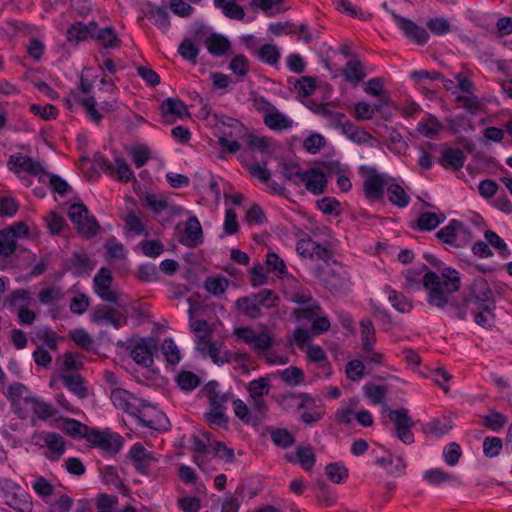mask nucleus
Segmentation results:
<instances>
[{
	"instance_id": "69168bd1",
	"label": "nucleus",
	"mask_w": 512,
	"mask_h": 512,
	"mask_svg": "<svg viewBox=\"0 0 512 512\" xmlns=\"http://www.w3.org/2000/svg\"><path fill=\"white\" fill-rule=\"evenodd\" d=\"M130 393L122 388L115 387L111 390L110 399L113 405L123 411H128L130 407Z\"/></svg>"
},
{
	"instance_id": "f257e3e1",
	"label": "nucleus",
	"mask_w": 512,
	"mask_h": 512,
	"mask_svg": "<svg viewBox=\"0 0 512 512\" xmlns=\"http://www.w3.org/2000/svg\"><path fill=\"white\" fill-rule=\"evenodd\" d=\"M422 284L427 291V303L430 306L445 311L452 318L465 320L464 308L456 304L454 296L461 288L457 270L446 267L441 271V275L427 271L422 277Z\"/></svg>"
},
{
	"instance_id": "1a4fd4ad",
	"label": "nucleus",
	"mask_w": 512,
	"mask_h": 512,
	"mask_svg": "<svg viewBox=\"0 0 512 512\" xmlns=\"http://www.w3.org/2000/svg\"><path fill=\"white\" fill-rule=\"evenodd\" d=\"M90 320L97 325H111L117 330L127 322L120 311L107 305L94 307L90 312Z\"/></svg>"
},
{
	"instance_id": "052dcab7",
	"label": "nucleus",
	"mask_w": 512,
	"mask_h": 512,
	"mask_svg": "<svg viewBox=\"0 0 512 512\" xmlns=\"http://www.w3.org/2000/svg\"><path fill=\"white\" fill-rule=\"evenodd\" d=\"M80 236L91 239L100 230V225L94 216H87L76 229Z\"/></svg>"
},
{
	"instance_id": "39448f33",
	"label": "nucleus",
	"mask_w": 512,
	"mask_h": 512,
	"mask_svg": "<svg viewBox=\"0 0 512 512\" xmlns=\"http://www.w3.org/2000/svg\"><path fill=\"white\" fill-rule=\"evenodd\" d=\"M321 282L334 296H346L352 290L350 276L343 267L328 269Z\"/></svg>"
},
{
	"instance_id": "20e7f679",
	"label": "nucleus",
	"mask_w": 512,
	"mask_h": 512,
	"mask_svg": "<svg viewBox=\"0 0 512 512\" xmlns=\"http://www.w3.org/2000/svg\"><path fill=\"white\" fill-rule=\"evenodd\" d=\"M384 409L387 411V416L394 424L395 436L404 444H412L414 442V434L412 428L415 426L413 419L409 416V411L406 408L389 409L386 405Z\"/></svg>"
},
{
	"instance_id": "ea45409f",
	"label": "nucleus",
	"mask_w": 512,
	"mask_h": 512,
	"mask_svg": "<svg viewBox=\"0 0 512 512\" xmlns=\"http://www.w3.org/2000/svg\"><path fill=\"white\" fill-rule=\"evenodd\" d=\"M296 457L297 462L306 471H310L315 465L316 456L313 447L309 444H300L296 448Z\"/></svg>"
},
{
	"instance_id": "6e6552de",
	"label": "nucleus",
	"mask_w": 512,
	"mask_h": 512,
	"mask_svg": "<svg viewBox=\"0 0 512 512\" xmlns=\"http://www.w3.org/2000/svg\"><path fill=\"white\" fill-rule=\"evenodd\" d=\"M134 416L140 426L150 428L156 431H165L168 429L169 420L164 413L150 405H142L137 408Z\"/></svg>"
},
{
	"instance_id": "4d7b16f0",
	"label": "nucleus",
	"mask_w": 512,
	"mask_h": 512,
	"mask_svg": "<svg viewBox=\"0 0 512 512\" xmlns=\"http://www.w3.org/2000/svg\"><path fill=\"white\" fill-rule=\"evenodd\" d=\"M336 8L343 13H346L350 17L358 18L360 20H367L372 15L370 13H366L356 6L352 5L349 0H335L334 1Z\"/></svg>"
},
{
	"instance_id": "393cba45",
	"label": "nucleus",
	"mask_w": 512,
	"mask_h": 512,
	"mask_svg": "<svg viewBox=\"0 0 512 512\" xmlns=\"http://www.w3.org/2000/svg\"><path fill=\"white\" fill-rule=\"evenodd\" d=\"M92 39L101 42L105 48L114 49L121 45V40L112 27L101 28L96 22L92 25Z\"/></svg>"
},
{
	"instance_id": "338daca9",
	"label": "nucleus",
	"mask_w": 512,
	"mask_h": 512,
	"mask_svg": "<svg viewBox=\"0 0 512 512\" xmlns=\"http://www.w3.org/2000/svg\"><path fill=\"white\" fill-rule=\"evenodd\" d=\"M161 348L169 364L175 365L180 362V351L172 338L164 339Z\"/></svg>"
},
{
	"instance_id": "412c9836",
	"label": "nucleus",
	"mask_w": 512,
	"mask_h": 512,
	"mask_svg": "<svg viewBox=\"0 0 512 512\" xmlns=\"http://www.w3.org/2000/svg\"><path fill=\"white\" fill-rule=\"evenodd\" d=\"M446 220L442 212H422L415 221H411L409 227L414 231H432Z\"/></svg>"
},
{
	"instance_id": "37998d69",
	"label": "nucleus",
	"mask_w": 512,
	"mask_h": 512,
	"mask_svg": "<svg viewBox=\"0 0 512 512\" xmlns=\"http://www.w3.org/2000/svg\"><path fill=\"white\" fill-rule=\"evenodd\" d=\"M70 263L74 267V275L80 276L84 273L94 269V262L85 253H73L70 258Z\"/></svg>"
},
{
	"instance_id": "dca6fc26",
	"label": "nucleus",
	"mask_w": 512,
	"mask_h": 512,
	"mask_svg": "<svg viewBox=\"0 0 512 512\" xmlns=\"http://www.w3.org/2000/svg\"><path fill=\"white\" fill-rule=\"evenodd\" d=\"M384 188L385 180L383 176L377 173L375 168H370L363 182L365 197L371 202L382 200L384 197Z\"/></svg>"
},
{
	"instance_id": "72a5a7b5",
	"label": "nucleus",
	"mask_w": 512,
	"mask_h": 512,
	"mask_svg": "<svg viewBox=\"0 0 512 512\" xmlns=\"http://www.w3.org/2000/svg\"><path fill=\"white\" fill-rule=\"evenodd\" d=\"M341 74L347 82L353 84H358L366 77L361 62L356 59L348 61L345 67L341 69Z\"/></svg>"
},
{
	"instance_id": "a878e982",
	"label": "nucleus",
	"mask_w": 512,
	"mask_h": 512,
	"mask_svg": "<svg viewBox=\"0 0 512 512\" xmlns=\"http://www.w3.org/2000/svg\"><path fill=\"white\" fill-rule=\"evenodd\" d=\"M208 52L214 57H221L230 50L231 43L227 37L219 33H212L205 40Z\"/></svg>"
},
{
	"instance_id": "49530a36",
	"label": "nucleus",
	"mask_w": 512,
	"mask_h": 512,
	"mask_svg": "<svg viewBox=\"0 0 512 512\" xmlns=\"http://www.w3.org/2000/svg\"><path fill=\"white\" fill-rule=\"evenodd\" d=\"M47 179L49 180L51 190L61 196L67 195V193L71 190V187L67 181L58 175L45 172L40 176V182H46Z\"/></svg>"
},
{
	"instance_id": "7c9ffc66",
	"label": "nucleus",
	"mask_w": 512,
	"mask_h": 512,
	"mask_svg": "<svg viewBox=\"0 0 512 512\" xmlns=\"http://www.w3.org/2000/svg\"><path fill=\"white\" fill-rule=\"evenodd\" d=\"M61 379L64 385L78 398L84 399L88 396L85 380L80 374H64Z\"/></svg>"
},
{
	"instance_id": "f704fd0d",
	"label": "nucleus",
	"mask_w": 512,
	"mask_h": 512,
	"mask_svg": "<svg viewBox=\"0 0 512 512\" xmlns=\"http://www.w3.org/2000/svg\"><path fill=\"white\" fill-rule=\"evenodd\" d=\"M495 307L496 304L488 305V307L481 306L471 308V312L474 313V320L476 324L485 329H491L494 326L495 315L493 311Z\"/></svg>"
},
{
	"instance_id": "774afa93",
	"label": "nucleus",
	"mask_w": 512,
	"mask_h": 512,
	"mask_svg": "<svg viewBox=\"0 0 512 512\" xmlns=\"http://www.w3.org/2000/svg\"><path fill=\"white\" fill-rule=\"evenodd\" d=\"M178 53L183 59L195 64L199 54V48L192 42V40L186 38L180 43Z\"/></svg>"
},
{
	"instance_id": "ddd939ff",
	"label": "nucleus",
	"mask_w": 512,
	"mask_h": 512,
	"mask_svg": "<svg viewBox=\"0 0 512 512\" xmlns=\"http://www.w3.org/2000/svg\"><path fill=\"white\" fill-rule=\"evenodd\" d=\"M159 109L165 124H172L175 118L184 119L190 117L187 105L179 98H166L161 103Z\"/></svg>"
},
{
	"instance_id": "0eeeda50",
	"label": "nucleus",
	"mask_w": 512,
	"mask_h": 512,
	"mask_svg": "<svg viewBox=\"0 0 512 512\" xmlns=\"http://www.w3.org/2000/svg\"><path fill=\"white\" fill-rule=\"evenodd\" d=\"M87 441L92 447H99L111 455L117 454L123 447V438L109 430L100 431L96 428H91Z\"/></svg>"
},
{
	"instance_id": "3c124183",
	"label": "nucleus",
	"mask_w": 512,
	"mask_h": 512,
	"mask_svg": "<svg viewBox=\"0 0 512 512\" xmlns=\"http://www.w3.org/2000/svg\"><path fill=\"white\" fill-rule=\"evenodd\" d=\"M226 409L209 407V411L204 414V420L211 427L227 428L228 417L225 415Z\"/></svg>"
},
{
	"instance_id": "c9c22d12",
	"label": "nucleus",
	"mask_w": 512,
	"mask_h": 512,
	"mask_svg": "<svg viewBox=\"0 0 512 512\" xmlns=\"http://www.w3.org/2000/svg\"><path fill=\"white\" fill-rule=\"evenodd\" d=\"M245 487L237 486L234 493L228 492L222 502L221 512H238L244 496Z\"/></svg>"
},
{
	"instance_id": "c756f323",
	"label": "nucleus",
	"mask_w": 512,
	"mask_h": 512,
	"mask_svg": "<svg viewBox=\"0 0 512 512\" xmlns=\"http://www.w3.org/2000/svg\"><path fill=\"white\" fill-rule=\"evenodd\" d=\"M71 97L74 102L80 104L86 111L87 117L95 124H99L102 120V115L96 109V100L94 97H80L77 91H71Z\"/></svg>"
},
{
	"instance_id": "cd10ccee",
	"label": "nucleus",
	"mask_w": 512,
	"mask_h": 512,
	"mask_svg": "<svg viewBox=\"0 0 512 512\" xmlns=\"http://www.w3.org/2000/svg\"><path fill=\"white\" fill-rule=\"evenodd\" d=\"M264 124L271 130L284 131L292 128L293 120L275 109L264 115Z\"/></svg>"
},
{
	"instance_id": "680f3d73",
	"label": "nucleus",
	"mask_w": 512,
	"mask_h": 512,
	"mask_svg": "<svg viewBox=\"0 0 512 512\" xmlns=\"http://www.w3.org/2000/svg\"><path fill=\"white\" fill-rule=\"evenodd\" d=\"M69 336L79 347L86 351H90L94 344L93 338L83 328H76L69 332Z\"/></svg>"
},
{
	"instance_id": "f8f14e48",
	"label": "nucleus",
	"mask_w": 512,
	"mask_h": 512,
	"mask_svg": "<svg viewBox=\"0 0 512 512\" xmlns=\"http://www.w3.org/2000/svg\"><path fill=\"white\" fill-rule=\"evenodd\" d=\"M7 166L11 171L15 173L27 172L30 175L38 176L40 178L45 169L39 161L34 160L29 156H25L22 153H15L10 155Z\"/></svg>"
},
{
	"instance_id": "bb28decb",
	"label": "nucleus",
	"mask_w": 512,
	"mask_h": 512,
	"mask_svg": "<svg viewBox=\"0 0 512 512\" xmlns=\"http://www.w3.org/2000/svg\"><path fill=\"white\" fill-rule=\"evenodd\" d=\"M92 25H94L93 21L88 24L80 21L73 23L67 30V41L77 45L81 41L92 38Z\"/></svg>"
},
{
	"instance_id": "4be33fe9",
	"label": "nucleus",
	"mask_w": 512,
	"mask_h": 512,
	"mask_svg": "<svg viewBox=\"0 0 512 512\" xmlns=\"http://www.w3.org/2000/svg\"><path fill=\"white\" fill-rule=\"evenodd\" d=\"M185 236L180 239V243L195 248L203 242V231L201 224L196 216H190L186 222Z\"/></svg>"
},
{
	"instance_id": "de8ad7c7",
	"label": "nucleus",
	"mask_w": 512,
	"mask_h": 512,
	"mask_svg": "<svg viewBox=\"0 0 512 512\" xmlns=\"http://www.w3.org/2000/svg\"><path fill=\"white\" fill-rule=\"evenodd\" d=\"M388 293V300L392 306L401 313H408L412 309V303L402 294L389 286L385 287Z\"/></svg>"
},
{
	"instance_id": "5701e85b",
	"label": "nucleus",
	"mask_w": 512,
	"mask_h": 512,
	"mask_svg": "<svg viewBox=\"0 0 512 512\" xmlns=\"http://www.w3.org/2000/svg\"><path fill=\"white\" fill-rule=\"evenodd\" d=\"M234 308L237 314L251 320L258 319L263 315L252 293L247 296L239 297L234 303Z\"/></svg>"
},
{
	"instance_id": "473e14b6",
	"label": "nucleus",
	"mask_w": 512,
	"mask_h": 512,
	"mask_svg": "<svg viewBox=\"0 0 512 512\" xmlns=\"http://www.w3.org/2000/svg\"><path fill=\"white\" fill-rule=\"evenodd\" d=\"M32 396L29 388L20 382H14L7 387L6 397L13 408L20 407L21 399L26 403V398Z\"/></svg>"
},
{
	"instance_id": "5fc2aeb1",
	"label": "nucleus",
	"mask_w": 512,
	"mask_h": 512,
	"mask_svg": "<svg viewBox=\"0 0 512 512\" xmlns=\"http://www.w3.org/2000/svg\"><path fill=\"white\" fill-rule=\"evenodd\" d=\"M252 295L256 298V303L260 310L262 308L270 309L275 307L279 301L278 295L270 289H263L258 293H252Z\"/></svg>"
},
{
	"instance_id": "a19ab883",
	"label": "nucleus",
	"mask_w": 512,
	"mask_h": 512,
	"mask_svg": "<svg viewBox=\"0 0 512 512\" xmlns=\"http://www.w3.org/2000/svg\"><path fill=\"white\" fill-rule=\"evenodd\" d=\"M307 359L314 363H322L324 367V375L329 377L332 374V367L328 361L325 351L319 345H309L307 348Z\"/></svg>"
},
{
	"instance_id": "b1692460",
	"label": "nucleus",
	"mask_w": 512,
	"mask_h": 512,
	"mask_svg": "<svg viewBox=\"0 0 512 512\" xmlns=\"http://www.w3.org/2000/svg\"><path fill=\"white\" fill-rule=\"evenodd\" d=\"M466 156L459 148H445L441 152L439 164L445 169L460 170L464 167Z\"/></svg>"
},
{
	"instance_id": "c03bdc74",
	"label": "nucleus",
	"mask_w": 512,
	"mask_h": 512,
	"mask_svg": "<svg viewBox=\"0 0 512 512\" xmlns=\"http://www.w3.org/2000/svg\"><path fill=\"white\" fill-rule=\"evenodd\" d=\"M325 473L328 479L336 484L345 482L349 476L348 469L342 462L329 463L325 467Z\"/></svg>"
},
{
	"instance_id": "bf43d9fd",
	"label": "nucleus",
	"mask_w": 512,
	"mask_h": 512,
	"mask_svg": "<svg viewBox=\"0 0 512 512\" xmlns=\"http://www.w3.org/2000/svg\"><path fill=\"white\" fill-rule=\"evenodd\" d=\"M10 232L6 229L0 230V256L9 257L16 250L17 240L13 238V233Z\"/></svg>"
},
{
	"instance_id": "7ed1b4c3",
	"label": "nucleus",
	"mask_w": 512,
	"mask_h": 512,
	"mask_svg": "<svg viewBox=\"0 0 512 512\" xmlns=\"http://www.w3.org/2000/svg\"><path fill=\"white\" fill-rule=\"evenodd\" d=\"M0 490L5 497V504L17 512H31V496L22 491L20 485L8 478L0 479Z\"/></svg>"
},
{
	"instance_id": "f03ea898",
	"label": "nucleus",
	"mask_w": 512,
	"mask_h": 512,
	"mask_svg": "<svg viewBox=\"0 0 512 512\" xmlns=\"http://www.w3.org/2000/svg\"><path fill=\"white\" fill-rule=\"evenodd\" d=\"M456 304L463 306L465 311V320L470 304L476 307L495 305L496 301L492 289L485 278L476 277L467 289V292L461 299H456Z\"/></svg>"
},
{
	"instance_id": "c85d7f7f",
	"label": "nucleus",
	"mask_w": 512,
	"mask_h": 512,
	"mask_svg": "<svg viewBox=\"0 0 512 512\" xmlns=\"http://www.w3.org/2000/svg\"><path fill=\"white\" fill-rule=\"evenodd\" d=\"M61 424L59 428L67 435L71 437H81L87 440V436L90 433L91 428L86 424L72 418H60Z\"/></svg>"
},
{
	"instance_id": "8fccbe9b",
	"label": "nucleus",
	"mask_w": 512,
	"mask_h": 512,
	"mask_svg": "<svg viewBox=\"0 0 512 512\" xmlns=\"http://www.w3.org/2000/svg\"><path fill=\"white\" fill-rule=\"evenodd\" d=\"M258 58L265 64L275 66L278 64L281 54L274 44H264L258 50Z\"/></svg>"
},
{
	"instance_id": "6ab92c4d",
	"label": "nucleus",
	"mask_w": 512,
	"mask_h": 512,
	"mask_svg": "<svg viewBox=\"0 0 512 512\" xmlns=\"http://www.w3.org/2000/svg\"><path fill=\"white\" fill-rule=\"evenodd\" d=\"M302 184L305 185L310 193L320 195L326 191L327 178L322 170L313 167L304 171V175L301 179V185Z\"/></svg>"
},
{
	"instance_id": "f3484780",
	"label": "nucleus",
	"mask_w": 512,
	"mask_h": 512,
	"mask_svg": "<svg viewBox=\"0 0 512 512\" xmlns=\"http://www.w3.org/2000/svg\"><path fill=\"white\" fill-rule=\"evenodd\" d=\"M40 439L47 447L44 456L50 461H59L66 451L64 438L56 432H42Z\"/></svg>"
},
{
	"instance_id": "a211bd4d",
	"label": "nucleus",
	"mask_w": 512,
	"mask_h": 512,
	"mask_svg": "<svg viewBox=\"0 0 512 512\" xmlns=\"http://www.w3.org/2000/svg\"><path fill=\"white\" fill-rule=\"evenodd\" d=\"M279 405L284 409H312L315 407V399L308 393L287 392L277 398Z\"/></svg>"
},
{
	"instance_id": "603ef678",
	"label": "nucleus",
	"mask_w": 512,
	"mask_h": 512,
	"mask_svg": "<svg viewBox=\"0 0 512 512\" xmlns=\"http://www.w3.org/2000/svg\"><path fill=\"white\" fill-rule=\"evenodd\" d=\"M176 382L181 390L190 392L200 385L201 379L191 371H182L178 374Z\"/></svg>"
},
{
	"instance_id": "e2e57ef3",
	"label": "nucleus",
	"mask_w": 512,
	"mask_h": 512,
	"mask_svg": "<svg viewBox=\"0 0 512 512\" xmlns=\"http://www.w3.org/2000/svg\"><path fill=\"white\" fill-rule=\"evenodd\" d=\"M484 237L488 245H491L493 248L499 250L500 255L503 258H507L511 254L505 241L496 232L492 230H486Z\"/></svg>"
},
{
	"instance_id": "a18cd8bd",
	"label": "nucleus",
	"mask_w": 512,
	"mask_h": 512,
	"mask_svg": "<svg viewBox=\"0 0 512 512\" xmlns=\"http://www.w3.org/2000/svg\"><path fill=\"white\" fill-rule=\"evenodd\" d=\"M482 419V425L494 432L502 430L508 422L507 416L496 410H491L489 414L482 416Z\"/></svg>"
},
{
	"instance_id": "9b49d317",
	"label": "nucleus",
	"mask_w": 512,
	"mask_h": 512,
	"mask_svg": "<svg viewBox=\"0 0 512 512\" xmlns=\"http://www.w3.org/2000/svg\"><path fill=\"white\" fill-rule=\"evenodd\" d=\"M135 470L143 475H149L152 466L157 462L152 452L147 450L141 443L131 446L128 455Z\"/></svg>"
},
{
	"instance_id": "0e129e2a",
	"label": "nucleus",
	"mask_w": 512,
	"mask_h": 512,
	"mask_svg": "<svg viewBox=\"0 0 512 512\" xmlns=\"http://www.w3.org/2000/svg\"><path fill=\"white\" fill-rule=\"evenodd\" d=\"M63 297V291L59 286H52L39 292V302L43 305H55Z\"/></svg>"
},
{
	"instance_id": "423d86ee",
	"label": "nucleus",
	"mask_w": 512,
	"mask_h": 512,
	"mask_svg": "<svg viewBox=\"0 0 512 512\" xmlns=\"http://www.w3.org/2000/svg\"><path fill=\"white\" fill-rule=\"evenodd\" d=\"M233 333L239 340L250 345L258 355L273 345L272 336L264 330L257 333L251 327H236Z\"/></svg>"
},
{
	"instance_id": "2eb2a0df",
	"label": "nucleus",
	"mask_w": 512,
	"mask_h": 512,
	"mask_svg": "<svg viewBox=\"0 0 512 512\" xmlns=\"http://www.w3.org/2000/svg\"><path fill=\"white\" fill-rule=\"evenodd\" d=\"M461 234L470 235L469 228L459 220H451L448 225L436 233V237L444 244L459 248L462 247V244L458 242Z\"/></svg>"
},
{
	"instance_id": "4c0bfd02",
	"label": "nucleus",
	"mask_w": 512,
	"mask_h": 512,
	"mask_svg": "<svg viewBox=\"0 0 512 512\" xmlns=\"http://www.w3.org/2000/svg\"><path fill=\"white\" fill-rule=\"evenodd\" d=\"M387 197L393 205L399 208H405L410 203V196L398 183H392L387 186Z\"/></svg>"
},
{
	"instance_id": "4468645a",
	"label": "nucleus",
	"mask_w": 512,
	"mask_h": 512,
	"mask_svg": "<svg viewBox=\"0 0 512 512\" xmlns=\"http://www.w3.org/2000/svg\"><path fill=\"white\" fill-rule=\"evenodd\" d=\"M391 15L396 25L404 32L405 36L414 41L418 45H424L429 39L428 32L423 28L415 24L410 19L402 17L391 11Z\"/></svg>"
},
{
	"instance_id": "9d476101",
	"label": "nucleus",
	"mask_w": 512,
	"mask_h": 512,
	"mask_svg": "<svg viewBox=\"0 0 512 512\" xmlns=\"http://www.w3.org/2000/svg\"><path fill=\"white\" fill-rule=\"evenodd\" d=\"M158 351V341L152 337L141 338L132 348V359L142 367H150L154 362V354Z\"/></svg>"
},
{
	"instance_id": "e433bc0d",
	"label": "nucleus",
	"mask_w": 512,
	"mask_h": 512,
	"mask_svg": "<svg viewBox=\"0 0 512 512\" xmlns=\"http://www.w3.org/2000/svg\"><path fill=\"white\" fill-rule=\"evenodd\" d=\"M150 10L146 13L148 19H154V24L163 32H167L170 28V18L167 8L162 6L149 5Z\"/></svg>"
},
{
	"instance_id": "aec40b11",
	"label": "nucleus",
	"mask_w": 512,
	"mask_h": 512,
	"mask_svg": "<svg viewBox=\"0 0 512 512\" xmlns=\"http://www.w3.org/2000/svg\"><path fill=\"white\" fill-rule=\"evenodd\" d=\"M277 171L287 182L298 187L301 185L304 170H302L301 166L297 162L286 158H280L278 160Z\"/></svg>"
},
{
	"instance_id": "79ce46f5",
	"label": "nucleus",
	"mask_w": 512,
	"mask_h": 512,
	"mask_svg": "<svg viewBox=\"0 0 512 512\" xmlns=\"http://www.w3.org/2000/svg\"><path fill=\"white\" fill-rule=\"evenodd\" d=\"M214 5L228 18L242 20L245 16L243 8L235 0H214Z\"/></svg>"
},
{
	"instance_id": "6e6d98bb",
	"label": "nucleus",
	"mask_w": 512,
	"mask_h": 512,
	"mask_svg": "<svg viewBox=\"0 0 512 512\" xmlns=\"http://www.w3.org/2000/svg\"><path fill=\"white\" fill-rule=\"evenodd\" d=\"M229 69L241 81L248 74L250 69L248 58L244 54L234 56L229 63Z\"/></svg>"
},
{
	"instance_id": "864d4df0",
	"label": "nucleus",
	"mask_w": 512,
	"mask_h": 512,
	"mask_svg": "<svg viewBox=\"0 0 512 512\" xmlns=\"http://www.w3.org/2000/svg\"><path fill=\"white\" fill-rule=\"evenodd\" d=\"M280 378L289 386H297L304 382L305 375L301 368L290 366L279 372Z\"/></svg>"
},
{
	"instance_id": "09e8293b",
	"label": "nucleus",
	"mask_w": 512,
	"mask_h": 512,
	"mask_svg": "<svg viewBox=\"0 0 512 512\" xmlns=\"http://www.w3.org/2000/svg\"><path fill=\"white\" fill-rule=\"evenodd\" d=\"M229 280L225 277H208L204 282L206 291L214 296H221L229 287Z\"/></svg>"
},
{
	"instance_id": "2f4dec72",
	"label": "nucleus",
	"mask_w": 512,
	"mask_h": 512,
	"mask_svg": "<svg viewBox=\"0 0 512 512\" xmlns=\"http://www.w3.org/2000/svg\"><path fill=\"white\" fill-rule=\"evenodd\" d=\"M362 348L366 352L374 350L376 343V332L372 321L369 318L362 319L359 323Z\"/></svg>"
},
{
	"instance_id": "13d9d810",
	"label": "nucleus",
	"mask_w": 512,
	"mask_h": 512,
	"mask_svg": "<svg viewBox=\"0 0 512 512\" xmlns=\"http://www.w3.org/2000/svg\"><path fill=\"white\" fill-rule=\"evenodd\" d=\"M266 266L269 272L279 275L280 277L287 274V267L284 260L273 251H269L266 254Z\"/></svg>"
},
{
	"instance_id": "58836bf2",
	"label": "nucleus",
	"mask_w": 512,
	"mask_h": 512,
	"mask_svg": "<svg viewBox=\"0 0 512 512\" xmlns=\"http://www.w3.org/2000/svg\"><path fill=\"white\" fill-rule=\"evenodd\" d=\"M26 404H31V409L33 413L37 415V417L41 420H47L48 418L54 416L57 413L51 404L35 397H27Z\"/></svg>"
}]
</instances>
